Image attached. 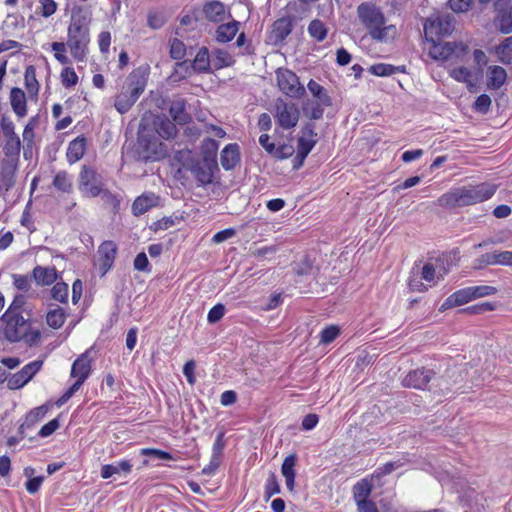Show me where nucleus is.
Here are the masks:
<instances>
[{
	"instance_id": "69168bd1",
	"label": "nucleus",
	"mask_w": 512,
	"mask_h": 512,
	"mask_svg": "<svg viewBox=\"0 0 512 512\" xmlns=\"http://www.w3.org/2000/svg\"><path fill=\"white\" fill-rule=\"evenodd\" d=\"M41 7L38 13L43 17L52 16L57 10V3L54 0H39Z\"/></svg>"
},
{
	"instance_id": "a878e982",
	"label": "nucleus",
	"mask_w": 512,
	"mask_h": 512,
	"mask_svg": "<svg viewBox=\"0 0 512 512\" xmlns=\"http://www.w3.org/2000/svg\"><path fill=\"white\" fill-rule=\"evenodd\" d=\"M32 275L39 285L48 286L53 284L57 279V271L54 267L36 266Z\"/></svg>"
},
{
	"instance_id": "5fc2aeb1",
	"label": "nucleus",
	"mask_w": 512,
	"mask_h": 512,
	"mask_svg": "<svg viewBox=\"0 0 512 512\" xmlns=\"http://www.w3.org/2000/svg\"><path fill=\"white\" fill-rule=\"evenodd\" d=\"M61 80L64 87L70 88L77 84L78 76L73 68L66 67L61 72Z\"/></svg>"
},
{
	"instance_id": "37998d69",
	"label": "nucleus",
	"mask_w": 512,
	"mask_h": 512,
	"mask_svg": "<svg viewBox=\"0 0 512 512\" xmlns=\"http://www.w3.org/2000/svg\"><path fill=\"white\" fill-rule=\"evenodd\" d=\"M25 86L28 92L36 95L39 91V83L36 78V69L33 65H29L24 73Z\"/></svg>"
},
{
	"instance_id": "72a5a7b5",
	"label": "nucleus",
	"mask_w": 512,
	"mask_h": 512,
	"mask_svg": "<svg viewBox=\"0 0 512 512\" xmlns=\"http://www.w3.org/2000/svg\"><path fill=\"white\" fill-rule=\"evenodd\" d=\"M307 89L315 98L314 101H319L324 106L329 107L332 105V99L328 94V91L321 86L318 82L311 79L307 84Z\"/></svg>"
},
{
	"instance_id": "f257e3e1",
	"label": "nucleus",
	"mask_w": 512,
	"mask_h": 512,
	"mask_svg": "<svg viewBox=\"0 0 512 512\" xmlns=\"http://www.w3.org/2000/svg\"><path fill=\"white\" fill-rule=\"evenodd\" d=\"M357 17L370 38L378 43H390L398 35L395 25L387 24L381 8L373 2H362L358 5Z\"/></svg>"
},
{
	"instance_id": "4c0bfd02",
	"label": "nucleus",
	"mask_w": 512,
	"mask_h": 512,
	"mask_svg": "<svg viewBox=\"0 0 512 512\" xmlns=\"http://www.w3.org/2000/svg\"><path fill=\"white\" fill-rule=\"evenodd\" d=\"M191 69L197 72H207L210 68V56L206 47H202L197 52L193 62L190 65Z\"/></svg>"
},
{
	"instance_id": "2eb2a0df",
	"label": "nucleus",
	"mask_w": 512,
	"mask_h": 512,
	"mask_svg": "<svg viewBox=\"0 0 512 512\" xmlns=\"http://www.w3.org/2000/svg\"><path fill=\"white\" fill-rule=\"evenodd\" d=\"M435 372L432 369L417 368L409 371L402 379L404 387L424 390L434 378Z\"/></svg>"
},
{
	"instance_id": "20e7f679",
	"label": "nucleus",
	"mask_w": 512,
	"mask_h": 512,
	"mask_svg": "<svg viewBox=\"0 0 512 512\" xmlns=\"http://www.w3.org/2000/svg\"><path fill=\"white\" fill-rule=\"evenodd\" d=\"M179 163L176 177L180 178L183 172H190L199 187L213 183L214 174L219 170L218 163H212L196 157L190 150L177 151L174 157Z\"/></svg>"
},
{
	"instance_id": "ddd939ff",
	"label": "nucleus",
	"mask_w": 512,
	"mask_h": 512,
	"mask_svg": "<svg viewBox=\"0 0 512 512\" xmlns=\"http://www.w3.org/2000/svg\"><path fill=\"white\" fill-rule=\"evenodd\" d=\"M42 366L43 361L36 359L23 366L20 371L9 374L7 387L10 390L23 388L42 369Z\"/></svg>"
},
{
	"instance_id": "de8ad7c7",
	"label": "nucleus",
	"mask_w": 512,
	"mask_h": 512,
	"mask_svg": "<svg viewBox=\"0 0 512 512\" xmlns=\"http://www.w3.org/2000/svg\"><path fill=\"white\" fill-rule=\"evenodd\" d=\"M449 74L454 80L458 82L467 83L469 85H471L473 82L472 71L467 67L461 66L453 68L450 70Z\"/></svg>"
},
{
	"instance_id": "b1692460",
	"label": "nucleus",
	"mask_w": 512,
	"mask_h": 512,
	"mask_svg": "<svg viewBox=\"0 0 512 512\" xmlns=\"http://www.w3.org/2000/svg\"><path fill=\"white\" fill-rule=\"evenodd\" d=\"M169 114L178 125H185L190 121V115L186 111V101L176 99L171 103Z\"/></svg>"
},
{
	"instance_id": "5701e85b",
	"label": "nucleus",
	"mask_w": 512,
	"mask_h": 512,
	"mask_svg": "<svg viewBox=\"0 0 512 512\" xmlns=\"http://www.w3.org/2000/svg\"><path fill=\"white\" fill-rule=\"evenodd\" d=\"M132 463L128 459H122L112 464L102 465L100 475L103 479H108L115 474H129L132 471Z\"/></svg>"
},
{
	"instance_id": "13d9d810",
	"label": "nucleus",
	"mask_w": 512,
	"mask_h": 512,
	"mask_svg": "<svg viewBox=\"0 0 512 512\" xmlns=\"http://www.w3.org/2000/svg\"><path fill=\"white\" fill-rule=\"evenodd\" d=\"M499 54L502 61L512 62V36L507 37L499 46Z\"/></svg>"
},
{
	"instance_id": "cd10ccee",
	"label": "nucleus",
	"mask_w": 512,
	"mask_h": 512,
	"mask_svg": "<svg viewBox=\"0 0 512 512\" xmlns=\"http://www.w3.org/2000/svg\"><path fill=\"white\" fill-rule=\"evenodd\" d=\"M10 103L13 111L18 117H23L26 115V95L22 89L17 87L11 89Z\"/></svg>"
},
{
	"instance_id": "423d86ee",
	"label": "nucleus",
	"mask_w": 512,
	"mask_h": 512,
	"mask_svg": "<svg viewBox=\"0 0 512 512\" xmlns=\"http://www.w3.org/2000/svg\"><path fill=\"white\" fill-rule=\"evenodd\" d=\"M5 143L3 146V152L5 158L2 161V176L6 178L13 176L18 168L20 151H21V140L18 135L15 134L14 130H3Z\"/></svg>"
},
{
	"instance_id": "c756f323",
	"label": "nucleus",
	"mask_w": 512,
	"mask_h": 512,
	"mask_svg": "<svg viewBox=\"0 0 512 512\" xmlns=\"http://www.w3.org/2000/svg\"><path fill=\"white\" fill-rule=\"evenodd\" d=\"M48 409L49 408L47 405H41L39 407L32 409L30 412H28L25 417L24 422L19 427V432L21 434H24L25 429L31 428L37 422H39L41 419H43L46 416Z\"/></svg>"
},
{
	"instance_id": "8fccbe9b",
	"label": "nucleus",
	"mask_w": 512,
	"mask_h": 512,
	"mask_svg": "<svg viewBox=\"0 0 512 512\" xmlns=\"http://www.w3.org/2000/svg\"><path fill=\"white\" fill-rule=\"evenodd\" d=\"M185 54H186V48H185L184 43L177 38H174L173 40H171V42H170L171 58L174 60H181L184 58Z\"/></svg>"
},
{
	"instance_id": "c03bdc74",
	"label": "nucleus",
	"mask_w": 512,
	"mask_h": 512,
	"mask_svg": "<svg viewBox=\"0 0 512 512\" xmlns=\"http://www.w3.org/2000/svg\"><path fill=\"white\" fill-rule=\"evenodd\" d=\"M53 186L64 193H69L72 190V181L66 171H59L54 179Z\"/></svg>"
},
{
	"instance_id": "f704fd0d",
	"label": "nucleus",
	"mask_w": 512,
	"mask_h": 512,
	"mask_svg": "<svg viewBox=\"0 0 512 512\" xmlns=\"http://www.w3.org/2000/svg\"><path fill=\"white\" fill-rule=\"evenodd\" d=\"M219 149V143L212 138H205L200 145V153L202 160L217 163L216 155Z\"/></svg>"
},
{
	"instance_id": "39448f33",
	"label": "nucleus",
	"mask_w": 512,
	"mask_h": 512,
	"mask_svg": "<svg viewBox=\"0 0 512 512\" xmlns=\"http://www.w3.org/2000/svg\"><path fill=\"white\" fill-rule=\"evenodd\" d=\"M89 41V26L86 17L73 15L68 27L67 46L76 61L85 60Z\"/></svg>"
},
{
	"instance_id": "a211bd4d",
	"label": "nucleus",
	"mask_w": 512,
	"mask_h": 512,
	"mask_svg": "<svg viewBox=\"0 0 512 512\" xmlns=\"http://www.w3.org/2000/svg\"><path fill=\"white\" fill-rule=\"evenodd\" d=\"M148 82V74L144 71L137 69L130 73L127 78L126 88L133 96H136L138 99L140 95L144 92Z\"/></svg>"
},
{
	"instance_id": "412c9836",
	"label": "nucleus",
	"mask_w": 512,
	"mask_h": 512,
	"mask_svg": "<svg viewBox=\"0 0 512 512\" xmlns=\"http://www.w3.org/2000/svg\"><path fill=\"white\" fill-rule=\"evenodd\" d=\"M474 300L470 287L459 289L448 296L442 303L440 310L444 311L453 307L464 305Z\"/></svg>"
},
{
	"instance_id": "680f3d73",
	"label": "nucleus",
	"mask_w": 512,
	"mask_h": 512,
	"mask_svg": "<svg viewBox=\"0 0 512 512\" xmlns=\"http://www.w3.org/2000/svg\"><path fill=\"white\" fill-rule=\"evenodd\" d=\"M140 453L141 455L152 456L160 460H174L171 453L156 448H143Z\"/></svg>"
},
{
	"instance_id": "aec40b11",
	"label": "nucleus",
	"mask_w": 512,
	"mask_h": 512,
	"mask_svg": "<svg viewBox=\"0 0 512 512\" xmlns=\"http://www.w3.org/2000/svg\"><path fill=\"white\" fill-rule=\"evenodd\" d=\"M241 160L240 149L237 143H230L224 147L220 155V163L224 170H233Z\"/></svg>"
},
{
	"instance_id": "a18cd8bd",
	"label": "nucleus",
	"mask_w": 512,
	"mask_h": 512,
	"mask_svg": "<svg viewBox=\"0 0 512 512\" xmlns=\"http://www.w3.org/2000/svg\"><path fill=\"white\" fill-rule=\"evenodd\" d=\"M308 33L312 38L321 42L327 36V28L322 21L315 19L310 22L308 26Z\"/></svg>"
},
{
	"instance_id": "9b49d317",
	"label": "nucleus",
	"mask_w": 512,
	"mask_h": 512,
	"mask_svg": "<svg viewBox=\"0 0 512 512\" xmlns=\"http://www.w3.org/2000/svg\"><path fill=\"white\" fill-rule=\"evenodd\" d=\"M104 188L102 178L93 168L83 166L79 175V190L88 197H98Z\"/></svg>"
},
{
	"instance_id": "4d7b16f0",
	"label": "nucleus",
	"mask_w": 512,
	"mask_h": 512,
	"mask_svg": "<svg viewBox=\"0 0 512 512\" xmlns=\"http://www.w3.org/2000/svg\"><path fill=\"white\" fill-rule=\"evenodd\" d=\"M294 153L295 147L292 144L283 143L275 147V151L273 152L272 156L283 160L293 156Z\"/></svg>"
},
{
	"instance_id": "0e129e2a",
	"label": "nucleus",
	"mask_w": 512,
	"mask_h": 512,
	"mask_svg": "<svg viewBox=\"0 0 512 512\" xmlns=\"http://www.w3.org/2000/svg\"><path fill=\"white\" fill-rule=\"evenodd\" d=\"M60 427V422L58 418H54L50 420L48 423L42 426L39 430L38 435L41 438H46L52 435L58 428Z\"/></svg>"
},
{
	"instance_id": "338daca9",
	"label": "nucleus",
	"mask_w": 512,
	"mask_h": 512,
	"mask_svg": "<svg viewBox=\"0 0 512 512\" xmlns=\"http://www.w3.org/2000/svg\"><path fill=\"white\" fill-rule=\"evenodd\" d=\"M134 269L142 272H150L151 266L147 255L144 252L137 254L134 259Z\"/></svg>"
},
{
	"instance_id": "1a4fd4ad",
	"label": "nucleus",
	"mask_w": 512,
	"mask_h": 512,
	"mask_svg": "<svg viewBox=\"0 0 512 512\" xmlns=\"http://www.w3.org/2000/svg\"><path fill=\"white\" fill-rule=\"evenodd\" d=\"M1 321L5 323L3 336L9 342H19L26 337L30 325L23 315H12V310L6 311Z\"/></svg>"
},
{
	"instance_id": "473e14b6",
	"label": "nucleus",
	"mask_w": 512,
	"mask_h": 512,
	"mask_svg": "<svg viewBox=\"0 0 512 512\" xmlns=\"http://www.w3.org/2000/svg\"><path fill=\"white\" fill-rule=\"evenodd\" d=\"M488 87L499 89L506 81L507 73L501 66H490L487 72Z\"/></svg>"
},
{
	"instance_id": "393cba45",
	"label": "nucleus",
	"mask_w": 512,
	"mask_h": 512,
	"mask_svg": "<svg viewBox=\"0 0 512 512\" xmlns=\"http://www.w3.org/2000/svg\"><path fill=\"white\" fill-rule=\"evenodd\" d=\"M86 150V138L79 136L72 140L67 148L66 156L69 163L73 164L79 161Z\"/></svg>"
},
{
	"instance_id": "bb28decb",
	"label": "nucleus",
	"mask_w": 512,
	"mask_h": 512,
	"mask_svg": "<svg viewBox=\"0 0 512 512\" xmlns=\"http://www.w3.org/2000/svg\"><path fill=\"white\" fill-rule=\"evenodd\" d=\"M295 465H296V457L295 455L287 456L281 466L282 475L285 478L286 487L289 491L294 490L295 486Z\"/></svg>"
},
{
	"instance_id": "a19ab883",
	"label": "nucleus",
	"mask_w": 512,
	"mask_h": 512,
	"mask_svg": "<svg viewBox=\"0 0 512 512\" xmlns=\"http://www.w3.org/2000/svg\"><path fill=\"white\" fill-rule=\"evenodd\" d=\"M66 320V313L63 308L57 306L54 309H51L46 315V322L48 326L53 329H59L62 327Z\"/></svg>"
},
{
	"instance_id": "f03ea898",
	"label": "nucleus",
	"mask_w": 512,
	"mask_h": 512,
	"mask_svg": "<svg viewBox=\"0 0 512 512\" xmlns=\"http://www.w3.org/2000/svg\"><path fill=\"white\" fill-rule=\"evenodd\" d=\"M498 186L494 183L483 182L451 189L441 195L437 203L446 209L464 207L489 200L496 193Z\"/></svg>"
},
{
	"instance_id": "774afa93",
	"label": "nucleus",
	"mask_w": 512,
	"mask_h": 512,
	"mask_svg": "<svg viewBox=\"0 0 512 512\" xmlns=\"http://www.w3.org/2000/svg\"><path fill=\"white\" fill-rule=\"evenodd\" d=\"M13 284L18 290L26 292L31 287V280L27 275L14 274Z\"/></svg>"
},
{
	"instance_id": "c9c22d12",
	"label": "nucleus",
	"mask_w": 512,
	"mask_h": 512,
	"mask_svg": "<svg viewBox=\"0 0 512 512\" xmlns=\"http://www.w3.org/2000/svg\"><path fill=\"white\" fill-rule=\"evenodd\" d=\"M138 98L133 96L126 88L119 95L116 96L114 106L118 112L124 114L136 103Z\"/></svg>"
},
{
	"instance_id": "052dcab7",
	"label": "nucleus",
	"mask_w": 512,
	"mask_h": 512,
	"mask_svg": "<svg viewBox=\"0 0 512 512\" xmlns=\"http://www.w3.org/2000/svg\"><path fill=\"white\" fill-rule=\"evenodd\" d=\"M470 289L474 299L497 293V288L488 285L470 286Z\"/></svg>"
},
{
	"instance_id": "e433bc0d",
	"label": "nucleus",
	"mask_w": 512,
	"mask_h": 512,
	"mask_svg": "<svg viewBox=\"0 0 512 512\" xmlns=\"http://www.w3.org/2000/svg\"><path fill=\"white\" fill-rule=\"evenodd\" d=\"M203 12L210 21L220 22L225 17V6L219 1H212L205 4Z\"/></svg>"
},
{
	"instance_id": "c85d7f7f",
	"label": "nucleus",
	"mask_w": 512,
	"mask_h": 512,
	"mask_svg": "<svg viewBox=\"0 0 512 512\" xmlns=\"http://www.w3.org/2000/svg\"><path fill=\"white\" fill-rule=\"evenodd\" d=\"M372 479L363 478L356 482L352 488L353 498L355 503L369 500V497L373 491Z\"/></svg>"
},
{
	"instance_id": "dca6fc26",
	"label": "nucleus",
	"mask_w": 512,
	"mask_h": 512,
	"mask_svg": "<svg viewBox=\"0 0 512 512\" xmlns=\"http://www.w3.org/2000/svg\"><path fill=\"white\" fill-rule=\"evenodd\" d=\"M98 253L99 270L101 271V275L104 276L114 265L117 255V245L111 240H106L100 244Z\"/></svg>"
},
{
	"instance_id": "603ef678",
	"label": "nucleus",
	"mask_w": 512,
	"mask_h": 512,
	"mask_svg": "<svg viewBox=\"0 0 512 512\" xmlns=\"http://www.w3.org/2000/svg\"><path fill=\"white\" fill-rule=\"evenodd\" d=\"M66 47H68L67 42H53L51 44V48L55 52L54 57L61 64H68L70 62L66 55Z\"/></svg>"
},
{
	"instance_id": "6e6d98bb",
	"label": "nucleus",
	"mask_w": 512,
	"mask_h": 512,
	"mask_svg": "<svg viewBox=\"0 0 512 512\" xmlns=\"http://www.w3.org/2000/svg\"><path fill=\"white\" fill-rule=\"evenodd\" d=\"M340 334V329L336 325H331L324 328L320 333V341L323 344H329L333 342Z\"/></svg>"
},
{
	"instance_id": "7c9ffc66",
	"label": "nucleus",
	"mask_w": 512,
	"mask_h": 512,
	"mask_svg": "<svg viewBox=\"0 0 512 512\" xmlns=\"http://www.w3.org/2000/svg\"><path fill=\"white\" fill-rule=\"evenodd\" d=\"M292 24L287 18H280L276 20L272 27L271 38L275 42L285 40V38L291 33Z\"/></svg>"
},
{
	"instance_id": "6e6552de",
	"label": "nucleus",
	"mask_w": 512,
	"mask_h": 512,
	"mask_svg": "<svg viewBox=\"0 0 512 512\" xmlns=\"http://www.w3.org/2000/svg\"><path fill=\"white\" fill-rule=\"evenodd\" d=\"M279 90L285 95L299 99L305 95V87L300 83L299 77L288 68H278L275 71Z\"/></svg>"
},
{
	"instance_id": "864d4df0",
	"label": "nucleus",
	"mask_w": 512,
	"mask_h": 512,
	"mask_svg": "<svg viewBox=\"0 0 512 512\" xmlns=\"http://www.w3.org/2000/svg\"><path fill=\"white\" fill-rule=\"evenodd\" d=\"M280 493V485L274 473L270 474L265 484V498L269 499L273 495Z\"/></svg>"
},
{
	"instance_id": "3c124183",
	"label": "nucleus",
	"mask_w": 512,
	"mask_h": 512,
	"mask_svg": "<svg viewBox=\"0 0 512 512\" xmlns=\"http://www.w3.org/2000/svg\"><path fill=\"white\" fill-rule=\"evenodd\" d=\"M51 296L59 302H66L68 299V285L63 282H57L52 287Z\"/></svg>"
},
{
	"instance_id": "f3484780",
	"label": "nucleus",
	"mask_w": 512,
	"mask_h": 512,
	"mask_svg": "<svg viewBox=\"0 0 512 512\" xmlns=\"http://www.w3.org/2000/svg\"><path fill=\"white\" fill-rule=\"evenodd\" d=\"M160 197L153 192H145L132 203V214L134 216H141L148 212L150 209L159 205Z\"/></svg>"
},
{
	"instance_id": "7ed1b4c3",
	"label": "nucleus",
	"mask_w": 512,
	"mask_h": 512,
	"mask_svg": "<svg viewBox=\"0 0 512 512\" xmlns=\"http://www.w3.org/2000/svg\"><path fill=\"white\" fill-rule=\"evenodd\" d=\"M178 130H138L135 153L144 161H159L166 157L167 147L160 138L171 139Z\"/></svg>"
},
{
	"instance_id": "e2e57ef3",
	"label": "nucleus",
	"mask_w": 512,
	"mask_h": 512,
	"mask_svg": "<svg viewBox=\"0 0 512 512\" xmlns=\"http://www.w3.org/2000/svg\"><path fill=\"white\" fill-rule=\"evenodd\" d=\"M495 309V305L492 302H483L473 306H469L463 309V312H467L470 314H482L488 311H493Z\"/></svg>"
},
{
	"instance_id": "f8f14e48",
	"label": "nucleus",
	"mask_w": 512,
	"mask_h": 512,
	"mask_svg": "<svg viewBox=\"0 0 512 512\" xmlns=\"http://www.w3.org/2000/svg\"><path fill=\"white\" fill-rule=\"evenodd\" d=\"M300 111L295 103L278 98L275 102V117L281 128H294L299 120Z\"/></svg>"
},
{
	"instance_id": "4468645a",
	"label": "nucleus",
	"mask_w": 512,
	"mask_h": 512,
	"mask_svg": "<svg viewBox=\"0 0 512 512\" xmlns=\"http://www.w3.org/2000/svg\"><path fill=\"white\" fill-rule=\"evenodd\" d=\"M316 136L317 134L314 133V130H305L297 138L296 155L292 159L293 169L298 170L303 165L306 157L317 143Z\"/></svg>"
},
{
	"instance_id": "0eeeda50",
	"label": "nucleus",
	"mask_w": 512,
	"mask_h": 512,
	"mask_svg": "<svg viewBox=\"0 0 512 512\" xmlns=\"http://www.w3.org/2000/svg\"><path fill=\"white\" fill-rule=\"evenodd\" d=\"M430 44L428 48L429 56L434 60L457 59L463 61L468 53L467 45L462 42H441L435 37L426 39Z\"/></svg>"
},
{
	"instance_id": "2f4dec72",
	"label": "nucleus",
	"mask_w": 512,
	"mask_h": 512,
	"mask_svg": "<svg viewBox=\"0 0 512 512\" xmlns=\"http://www.w3.org/2000/svg\"><path fill=\"white\" fill-rule=\"evenodd\" d=\"M239 30V22L233 20L231 22L221 24L216 30V40L221 43L231 41Z\"/></svg>"
},
{
	"instance_id": "79ce46f5",
	"label": "nucleus",
	"mask_w": 512,
	"mask_h": 512,
	"mask_svg": "<svg viewBox=\"0 0 512 512\" xmlns=\"http://www.w3.org/2000/svg\"><path fill=\"white\" fill-rule=\"evenodd\" d=\"M405 67L404 66H394L391 64H385V63H378L374 64L370 68V72L373 75L385 77V76H391L398 72H404Z\"/></svg>"
},
{
	"instance_id": "9d476101",
	"label": "nucleus",
	"mask_w": 512,
	"mask_h": 512,
	"mask_svg": "<svg viewBox=\"0 0 512 512\" xmlns=\"http://www.w3.org/2000/svg\"><path fill=\"white\" fill-rule=\"evenodd\" d=\"M455 29V17L452 14L439 15L427 19L424 24L425 38H440L450 35Z\"/></svg>"
},
{
	"instance_id": "6ab92c4d",
	"label": "nucleus",
	"mask_w": 512,
	"mask_h": 512,
	"mask_svg": "<svg viewBox=\"0 0 512 512\" xmlns=\"http://www.w3.org/2000/svg\"><path fill=\"white\" fill-rule=\"evenodd\" d=\"M91 373V359L88 352L81 354L72 364L71 377L77 378L76 382L83 384Z\"/></svg>"
},
{
	"instance_id": "58836bf2",
	"label": "nucleus",
	"mask_w": 512,
	"mask_h": 512,
	"mask_svg": "<svg viewBox=\"0 0 512 512\" xmlns=\"http://www.w3.org/2000/svg\"><path fill=\"white\" fill-rule=\"evenodd\" d=\"M99 197H101V200L105 206L111 208L114 214L120 211L122 197L119 194H115L110 190L103 188L101 194H99Z\"/></svg>"
},
{
	"instance_id": "09e8293b",
	"label": "nucleus",
	"mask_w": 512,
	"mask_h": 512,
	"mask_svg": "<svg viewBox=\"0 0 512 512\" xmlns=\"http://www.w3.org/2000/svg\"><path fill=\"white\" fill-rule=\"evenodd\" d=\"M215 61V67L217 69L229 67L235 63L233 56L229 52L222 49H217L215 51Z\"/></svg>"
},
{
	"instance_id": "4be33fe9",
	"label": "nucleus",
	"mask_w": 512,
	"mask_h": 512,
	"mask_svg": "<svg viewBox=\"0 0 512 512\" xmlns=\"http://www.w3.org/2000/svg\"><path fill=\"white\" fill-rule=\"evenodd\" d=\"M495 9L498 12L497 20L499 31L503 34L512 32V4L505 6L501 2H495Z\"/></svg>"
},
{
	"instance_id": "bf43d9fd",
	"label": "nucleus",
	"mask_w": 512,
	"mask_h": 512,
	"mask_svg": "<svg viewBox=\"0 0 512 512\" xmlns=\"http://www.w3.org/2000/svg\"><path fill=\"white\" fill-rule=\"evenodd\" d=\"M225 312V306L222 303H218L209 310L207 315V321L210 324H214L223 318Z\"/></svg>"
},
{
	"instance_id": "ea45409f",
	"label": "nucleus",
	"mask_w": 512,
	"mask_h": 512,
	"mask_svg": "<svg viewBox=\"0 0 512 512\" xmlns=\"http://www.w3.org/2000/svg\"><path fill=\"white\" fill-rule=\"evenodd\" d=\"M324 105L319 101L307 100L303 103V114L309 119H320L324 113Z\"/></svg>"
},
{
	"instance_id": "49530a36",
	"label": "nucleus",
	"mask_w": 512,
	"mask_h": 512,
	"mask_svg": "<svg viewBox=\"0 0 512 512\" xmlns=\"http://www.w3.org/2000/svg\"><path fill=\"white\" fill-rule=\"evenodd\" d=\"M403 465H404V463L401 460L386 462L385 464L379 466L374 471V473L371 475V479H374V478L380 479L383 476H386V475L392 473L393 471L399 469Z\"/></svg>"
}]
</instances>
